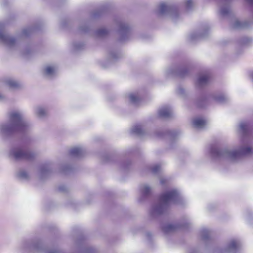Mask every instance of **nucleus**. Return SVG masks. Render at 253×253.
I'll list each match as a JSON object with an SVG mask.
<instances>
[{"label":"nucleus","mask_w":253,"mask_h":253,"mask_svg":"<svg viewBox=\"0 0 253 253\" xmlns=\"http://www.w3.org/2000/svg\"><path fill=\"white\" fill-rule=\"evenodd\" d=\"M35 30V28L33 27L24 29L20 35L16 38L9 35L0 25V43L3 44L9 50L18 51L23 55L28 56L31 55L34 51L33 45L31 44L20 45L19 44V39L21 38L29 36Z\"/></svg>","instance_id":"1"},{"label":"nucleus","mask_w":253,"mask_h":253,"mask_svg":"<svg viewBox=\"0 0 253 253\" xmlns=\"http://www.w3.org/2000/svg\"><path fill=\"white\" fill-rule=\"evenodd\" d=\"M185 204V199L178 190L172 189L168 190L162 194L159 202L152 207L150 211V216L153 218L159 216L164 213L172 205L183 206Z\"/></svg>","instance_id":"2"},{"label":"nucleus","mask_w":253,"mask_h":253,"mask_svg":"<svg viewBox=\"0 0 253 253\" xmlns=\"http://www.w3.org/2000/svg\"><path fill=\"white\" fill-rule=\"evenodd\" d=\"M30 128V124L25 120L21 111H12L9 114V122L0 124V134L8 136L16 131H27Z\"/></svg>","instance_id":"3"},{"label":"nucleus","mask_w":253,"mask_h":253,"mask_svg":"<svg viewBox=\"0 0 253 253\" xmlns=\"http://www.w3.org/2000/svg\"><path fill=\"white\" fill-rule=\"evenodd\" d=\"M211 155L215 161L228 160L235 161L242 156L253 155V147L244 145L237 149L229 148L219 149L215 147H212L211 149Z\"/></svg>","instance_id":"4"},{"label":"nucleus","mask_w":253,"mask_h":253,"mask_svg":"<svg viewBox=\"0 0 253 253\" xmlns=\"http://www.w3.org/2000/svg\"><path fill=\"white\" fill-rule=\"evenodd\" d=\"M21 246L26 251H34L41 253H61L59 251L47 250L40 241H25L22 243Z\"/></svg>","instance_id":"5"},{"label":"nucleus","mask_w":253,"mask_h":253,"mask_svg":"<svg viewBox=\"0 0 253 253\" xmlns=\"http://www.w3.org/2000/svg\"><path fill=\"white\" fill-rule=\"evenodd\" d=\"M158 13L160 16H169L174 22H176L179 17L177 6L165 3L160 4Z\"/></svg>","instance_id":"6"},{"label":"nucleus","mask_w":253,"mask_h":253,"mask_svg":"<svg viewBox=\"0 0 253 253\" xmlns=\"http://www.w3.org/2000/svg\"><path fill=\"white\" fill-rule=\"evenodd\" d=\"M10 157L16 161L30 160L34 157L35 154L29 151H26L20 148H12L9 152Z\"/></svg>","instance_id":"7"},{"label":"nucleus","mask_w":253,"mask_h":253,"mask_svg":"<svg viewBox=\"0 0 253 253\" xmlns=\"http://www.w3.org/2000/svg\"><path fill=\"white\" fill-rule=\"evenodd\" d=\"M189 69L187 67L180 66L176 69L173 67H169L167 69L165 72L166 77L178 76L181 78L184 77L188 74Z\"/></svg>","instance_id":"8"},{"label":"nucleus","mask_w":253,"mask_h":253,"mask_svg":"<svg viewBox=\"0 0 253 253\" xmlns=\"http://www.w3.org/2000/svg\"><path fill=\"white\" fill-rule=\"evenodd\" d=\"M217 14L218 17L221 19H226L234 16L229 5L225 2H221L219 4Z\"/></svg>","instance_id":"9"},{"label":"nucleus","mask_w":253,"mask_h":253,"mask_svg":"<svg viewBox=\"0 0 253 253\" xmlns=\"http://www.w3.org/2000/svg\"><path fill=\"white\" fill-rule=\"evenodd\" d=\"M118 26V33L120 35L119 40L123 42L127 39L129 32V27L127 24L122 20L117 21Z\"/></svg>","instance_id":"10"},{"label":"nucleus","mask_w":253,"mask_h":253,"mask_svg":"<svg viewBox=\"0 0 253 253\" xmlns=\"http://www.w3.org/2000/svg\"><path fill=\"white\" fill-rule=\"evenodd\" d=\"M189 224V223L188 222L180 224L167 223L162 225V229L165 234H168L173 233L179 229L186 228Z\"/></svg>","instance_id":"11"},{"label":"nucleus","mask_w":253,"mask_h":253,"mask_svg":"<svg viewBox=\"0 0 253 253\" xmlns=\"http://www.w3.org/2000/svg\"><path fill=\"white\" fill-rule=\"evenodd\" d=\"M210 28L209 26H205L200 32H194L189 36V40L191 42H194L197 40L206 38L209 33Z\"/></svg>","instance_id":"12"},{"label":"nucleus","mask_w":253,"mask_h":253,"mask_svg":"<svg viewBox=\"0 0 253 253\" xmlns=\"http://www.w3.org/2000/svg\"><path fill=\"white\" fill-rule=\"evenodd\" d=\"M210 76L208 74H200L196 82L197 87H203L207 85L210 83Z\"/></svg>","instance_id":"13"},{"label":"nucleus","mask_w":253,"mask_h":253,"mask_svg":"<svg viewBox=\"0 0 253 253\" xmlns=\"http://www.w3.org/2000/svg\"><path fill=\"white\" fill-rule=\"evenodd\" d=\"M233 18L231 21V27L236 29H240L248 28L249 26V23L247 21H242L239 19L233 17Z\"/></svg>","instance_id":"14"},{"label":"nucleus","mask_w":253,"mask_h":253,"mask_svg":"<svg viewBox=\"0 0 253 253\" xmlns=\"http://www.w3.org/2000/svg\"><path fill=\"white\" fill-rule=\"evenodd\" d=\"M52 164L51 163H47L42 164L40 168V174L42 178L47 176L51 172Z\"/></svg>","instance_id":"15"},{"label":"nucleus","mask_w":253,"mask_h":253,"mask_svg":"<svg viewBox=\"0 0 253 253\" xmlns=\"http://www.w3.org/2000/svg\"><path fill=\"white\" fill-rule=\"evenodd\" d=\"M158 114L160 117L168 119L172 116V110L169 106H165L159 109Z\"/></svg>","instance_id":"16"},{"label":"nucleus","mask_w":253,"mask_h":253,"mask_svg":"<svg viewBox=\"0 0 253 253\" xmlns=\"http://www.w3.org/2000/svg\"><path fill=\"white\" fill-rule=\"evenodd\" d=\"M240 242L237 240H232L228 244L224 252H235L237 251L240 247Z\"/></svg>","instance_id":"17"},{"label":"nucleus","mask_w":253,"mask_h":253,"mask_svg":"<svg viewBox=\"0 0 253 253\" xmlns=\"http://www.w3.org/2000/svg\"><path fill=\"white\" fill-rule=\"evenodd\" d=\"M192 125L194 128L200 129L204 128L206 126L207 122L203 118L196 117L193 120Z\"/></svg>","instance_id":"18"},{"label":"nucleus","mask_w":253,"mask_h":253,"mask_svg":"<svg viewBox=\"0 0 253 253\" xmlns=\"http://www.w3.org/2000/svg\"><path fill=\"white\" fill-rule=\"evenodd\" d=\"M85 153L84 149L81 147H76L71 149L70 151V155L74 157L79 158L82 157Z\"/></svg>","instance_id":"19"},{"label":"nucleus","mask_w":253,"mask_h":253,"mask_svg":"<svg viewBox=\"0 0 253 253\" xmlns=\"http://www.w3.org/2000/svg\"><path fill=\"white\" fill-rule=\"evenodd\" d=\"M239 131L243 135H248L250 131L249 124L247 122H241L239 125Z\"/></svg>","instance_id":"20"},{"label":"nucleus","mask_w":253,"mask_h":253,"mask_svg":"<svg viewBox=\"0 0 253 253\" xmlns=\"http://www.w3.org/2000/svg\"><path fill=\"white\" fill-rule=\"evenodd\" d=\"M141 196L143 198L149 196L151 193V188L147 184H143L140 187Z\"/></svg>","instance_id":"21"},{"label":"nucleus","mask_w":253,"mask_h":253,"mask_svg":"<svg viewBox=\"0 0 253 253\" xmlns=\"http://www.w3.org/2000/svg\"><path fill=\"white\" fill-rule=\"evenodd\" d=\"M44 75L48 78H52L55 75L56 68L55 66L48 65L44 68Z\"/></svg>","instance_id":"22"},{"label":"nucleus","mask_w":253,"mask_h":253,"mask_svg":"<svg viewBox=\"0 0 253 253\" xmlns=\"http://www.w3.org/2000/svg\"><path fill=\"white\" fill-rule=\"evenodd\" d=\"M16 176L18 179L22 181H27L30 177L29 174L24 169L19 170L17 172Z\"/></svg>","instance_id":"23"},{"label":"nucleus","mask_w":253,"mask_h":253,"mask_svg":"<svg viewBox=\"0 0 253 253\" xmlns=\"http://www.w3.org/2000/svg\"><path fill=\"white\" fill-rule=\"evenodd\" d=\"M212 98L215 101L220 103H225L227 100V97L223 94H213Z\"/></svg>","instance_id":"24"},{"label":"nucleus","mask_w":253,"mask_h":253,"mask_svg":"<svg viewBox=\"0 0 253 253\" xmlns=\"http://www.w3.org/2000/svg\"><path fill=\"white\" fill-rule=\"evenodd\" d=\"M211 232L207 228H203L201 231V236L202 239L204 241H208L211 239Z\"/></svg>","instance_id":"25"},{"label":"nucleus","mask_w":253,"mask_h":253,"mask_svg":"<svg viewBox=\"0 0 253 253\" xmlns=\"http://www.w3.org/2000/svg\"><path fill=\"white\" fill-rule=\"evenodd\" d=\"M46 110L42 106H38L35 108V113L39 118H43L46 114Z\"/></svg>","instance_id":"26"},{"label":"nucleus","mask_w":253,"mask_h":253,"mask_svg":"<svg viewBox=\"0 0 253 253\" xmlns=\"http://www.w3.org/2000/svg\"><path fill=\"white\" fill-rule=\"evenodd\" d=\"M131 132L139 136H142L145 134L144 130L140 126H133L131 129Z\"/></svg>","instance_id":"27"},{"label":"nucleus","mask_w":253,"mask_h":253,"mask_svg":"<svg viewBox=\"0 0 253 253\" xmlns=\"http://www.w3.org/2000/svg\"><path fill=\"white\" fill-rule=\"evenodd\" d=\"M5 84L11 88L15 89L19 87V83L12 79H8L5 81Z\"/></svg>","instance_id":"28"},{"label":"nucleus","mask_w":253,"mask_h":253,"mask_svg":"<svg viewBox=\"0 0 253 253\" xmlns=\"http://www.w3.org/2000/svg\"><path fill=\"white\" fill-rule=\"evenodd\" d=\"M128 98L130 102L134 105H137L140 101V97L137 93H131L128 95Z\"/></svg>","instance_id":"29"},{"label":"nucleus","mask_w":253,"mask_h":253,"mask_svg":"<svg viewBox=\"0 0 253 253\" xmlns=\"http://www.w3.org/2000/svg\"><path fill=\"white\" fill-rule=\"evenodd\" d=\"M109 31L105 28H101L95 32V35L98 38H103L109 34Z\"/></svg>","instance_id":"30"},{"label":"nucleus","mask_w":253,"mask_h":253,"mask_svg":"<svg viewBox=\"0 0 253 253\" xmlns=\"http://www.w3.org/2000/svg\"><path fill=\"white\" fill-rule=\"evenodd\" d=\"M194 0H185V5L187 10H190L194 5Z\"/></svg>","instance_id":"31"},{"label":"nucleus","mask_w":253,"mask_h":253,"mask_svg":"<svg viewBox=\"0 0 253 253\" xmlns=\"http://www.w3.org/2000/svg\"><path fill=\"white\" fill-rule=\"evenodd\" d=\"M110 58L112 60H115L120 57V54L119 52L116 51H111L109 54Z\"/></svg>","instance_id":"32"},{"label":"nucleus","mask_w":253,"mask_h":253,"mask_svg":"<svg viewBox=\"0 0 253 253\" xmlns=\"http://www.w3.org/2000/svg\"><path fill=\"white\" fill-rule=\"evenodd\" d=\"M161 170V166L160 165L157 164L153 166L151 168L152 172L154 174H157Z\"/></svg>","instance_id":"33"},{"label":"nucleus","mask_w":253,"mask_h":253,"mask_svg":"<svg viewBox=\"0 0 253 253\" xmlns=\"http://www.w3.org/2000/svg\"><path fill=\"white\" fill-rule=\"evenodd\" d=\"M169 135L171 140L175 139L178 135V133L175 130L170 131L168 132Z\"/></svg>","instance_id":"34"},{"label":"nucleus","mask_w":253,"mask_h":253,"mask_svg":"<svg viewBox=\"0 0 253 253\" xmlns=\"http://www.w3.org/2000/svg\"><path fill=\"white\" fill-rule=\"evenodd\" d=\"M84 44L81 42L75 43L73 44L75 50H78L81 49L83 47Z\"/></svg>","instance_id":"35"},{"label":"nucleus","mask_w":253,"mask_h":253,"mask_svg":"<svg viewBox=\"0 0 253 253\" xmlns=\"http://www.w3.org/2000/svg\"><path fill=\"white\" fill-rule=\"evenodd\" d=\"M81 32L85 33H87L89 31V28L87 26L84 25V26H81L79 28Z\"/></svg>","instance_id":"36"},{"label":"nucleus","mask_w":253,"mask_h":253,"mask_svg":"<svg viewBox=\"0 0 253 253\" xmlns=\"http://www.w3.org/2000/svg\"><path fill=\"white\" fill-rule=\"evenodd\" d=\"M246 213H247V214H246L247 219L249 222H250L251 223H252L251 222V218H252V216H253V215L252 213V212L251 211H247Z\"/></svg>","instance_id":"37"},{"label":"nucleus","mask_w":253,"mask_h":253,"mask_svg":"<svg viewBox=\"0 0 253 253\" xmlns=\"http://www.w3.org/2000/svg\"><path fill=\"white\" fill-rule=\"evenodd\" d=\"M71 170V167L69 166H65L63 169H62V171L65 173V174H67Z\"/></svg>","instance_id":"38"},{"label":"nucleus","mask_w":253,"mask_h":253,"mask_svg":"<svg viewBox=\"0 0 253 253\" xmlns=\"http://www.w3.org/2000/svg\"><path fill=\"white\" fill-rule=\"evenodd\" d=\"M250 41V40L248 38L245 37L242 39L241 42L243 44H247Z\"/></svg>","instance_id":"39"},{"label":"nucleus","mask_w":253,"mask_h":253,"mask_svg":"<svg viewBox=\"0 0 253 253\" xmlns=\"http://www.w3.org/2000/svg\"><path fill=\"white\" fill-rule=\"evenodd\" d=\"M177 93L179 94H183L184 93V89L182 87H179L177 89Z\"/></svg>","instance_id":"40"},{"label":"nucleus","mask_w":253,"mask_h":253,"mask_svg":"<svg viewBox=\"0 0 253 253\" xmlns=\"http://www.w3.org/2000/svg\"><path fill=\"white\" fill-rule=\"evenodd\" d=\"M206 100L205 99H202L201 100V103L200 102H197V105L199 107H203L204 106V104L203 103V102H205Z\"/></svg>","instance_id":"41"},{"label":"nucleus","mask_w":253,"mask_h":253,"mask_svg":"<svg viewBox=\"0 0 253 253\" xmlns=\"http://www.w3.org/2000/svg\"><path fill=\"white\" fill-rule=\"evenodd\" d=\"M100 15V11H96L93 13L92 17L94 18H96V17L99 16Z\"/></svg>","instance_id":"42"},{"label":"nucleus","mask_w":253,"mask_h":253,"mask_svg":"<svg viewBox=\"0 0 253 253\" xmlns=\"http://www.w3.org/2000/svg\"><path fill=\"white\" fill-rule=\"evenodd\" d=\"M5 99V95L2 93L1 88H0V101H3Z\"/></svg>","instance_id":"43"},{"label":"nucleus","mask_w":253,"mask_h":253,"mask_svg":"<svg viewBox=\"0 0 253 253\" xmlns=\"http://www.w3.org/2000/svg\"><path fill=\"white\" fill-rule=\"evenodd\" d=\"M166 181V179L163 177H161L160 178V182L161 184L163 185L165 184V182Z\"/></svg>","instance_id":"44"},{"label":"nucleus","mask_w":253,"mask_h":253,"mask_svg":"<svg viewBox=\"0 0 253 253\" xmlns=\"http://www.w3.org/2000/svg\"><path fill=\"white\" fill-rule=\"evenodd\" d=\"M66 187L64 186H61L59 187V189L61 191H65L66 190Z\"/></svg>","instance_id":"45"},{"label":"nucleus","mask_w":253,"mask_h":253,"mask_svg":"<svg viewBox=\"0 0 253 253\" xmlns=\"http://www.w3.org/2000/svg\"><path fill=\"white\" fill-rule=\"evenodd\" d=\"M147 236L148 238H150V237H151V234L150 233H147Z\"/></svg>","instance_id":"46"},{"label":"nucleus","mask_w":253,"mask_h":253,"mask_svg":"<svg viewBox=\"0 0 253 253\" xmlns=\"http://www.w3.org/2000/svg\"><path fill=\"white\" fill-rule=\"evenodd\" d=\"M251 76L252 81L253 82V72L251 74Z\"/></svg>","instance_id":"47"},{"label":"nucleus","mask_w":253,"mask_h":253,"mask_svg":"<svg viewBox=\"0 0 253 253\" xmlns=\"http://www.w3.org/2000/svg\"><path fill=\"white\" fill-rule=\"evenodd\" d=\"M89 251H90V249H86V250H85V253H87V252H89Z\"/></svg>","instance_id":"48"},{"label":"nucleus","mask_w":253,"mask_h":253,"mask_svg":"<svg viewBox=\"0 0 253 253\" xmlns=\"http://www.w3.org/2000/svg\"><path fill=\"white\" fill-rule=\"evenodd\" d=\"M158 135L159 136H160V137H162L163 136L162 134H158Z\"/></svg>","instance_id":"49"}]
</instances>
